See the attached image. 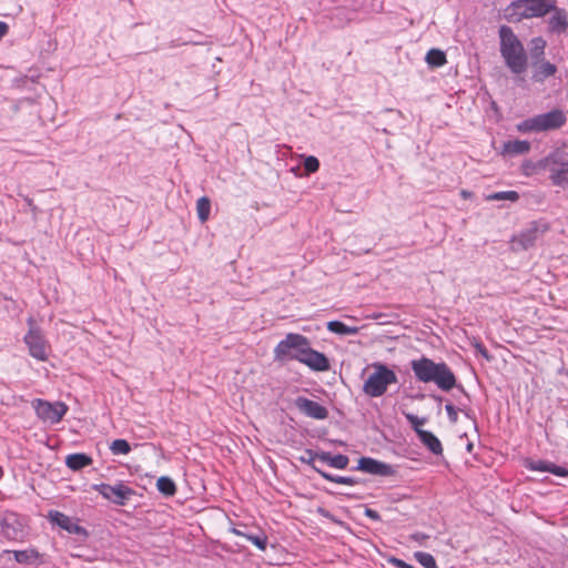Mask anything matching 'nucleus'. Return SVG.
<instances>
[{
  "instance_id": "obj_5",
  "label": "nucleus",
  "mask_w": 568,
  "mask_h": 568,
  "mask_svg": "<svg viewBox=\"0 0 568 568\" xmlns=\"http://www.w3.org/2000/svg\"><path fill=\"white\" fill-rule=\"evenodd\" d=\"M310 343V339L302 334L288 333L275 346L274 359L277 362L297 361L302 363Z\"/></svg>"
},
{
  "instance_id": "obj_27",
  "label": "nucleus",
  "mask_w": 568,
  "mask_h": 568,
  "mask_svg": "<svg viewBox=\"0 0 568 568\" xmlns=\"http://www.w3.org/2000/svg\"><path fill=\"white\" fill-rule=\"evenodd\" d=\"M327 329L332 333L338 334V335H355L358 333V327L356 326H348L345 323L341 321H329L327 323Z\"/></svg>"
},
{
  "instance_id": "obj_13",
  "label": "nucleus",
  "mask_w": 568,
  "mask_h": 568,
  "mask_svg": "<svg viewBox=\"0 0 568 568\" xmlns=\"http://www.w3.org/2000/svg\"><path fill=\"white\" fill-rule=\"evenodd\" d=\"M295 408L306 417L323 420L328 417V410L325 406L304 396H297L294 399Z\"/></svg>"
},
{
  "instance_id": "obj_6",
  "label": "nucleus",
  "mask_w": 568,
  "mask_h": 568,
  "mask_svg": "<svg viewBox=\"0 0 568 568\" xmlns=\"http://www.w3.org/2000/svg\"><path fill=\"white\" fill-rule=\"evenodd\" d=\"M372 367L374 372L365 381L363 392L369 397H381L389 385L398 383V377L386 364L374 363Z\"/></svg>"
},
{
  "instance_id": "obj_12",
  "label": "nucleus",
  "mask_w": 568,
  "mask_h": 568,
  "mask_svg": "<svg viewBox=\"0 0 568 568\" xmlns=\"http://www.w3.org/2000/svg\"><path fill=\"white\" fill-rule=\"evenodd\" d=\"M535 119L539 132L558 130L567 123V115L560 109H552L546 113L537 114Z\"/></svg>"
},
{
  "instance_id": "obj_43",
  "label": "nucleus",
  "mask_w": 568,
  "mask_h": 568,
  "mask_svg": "<svg viewBox=\"0 0 568 568\" xmlns=\"http://www.w3.org/2000/svg\"><path fill=\"white\" fill-rule=\"evenodd\" d=\"M388 562L390 565H393L394 567H396V568H415L414 566L407 564L403 559H399V558H396V557H390L388 559Z\"/></svg>"
},
{
  "instance_id": "obj_23",
  "label": "nucleus",
  "mask_w": 568,
  "mask_h": 568,
  "mask_svg": "<svg viewBox=\"0 0 568 568\" xmlns=\"http://www.w3.org/2000/svg\"><path fill=\"white\" fill-rule=\"evenodd\" d=\"M418 439L434 455H443V446L440 440L429 430L419 432Z\"/></svg>"
},
{
  "instance_id": "obj_22",
  "label": "nucleus",
  "mask_w": 568,
  "mask_h": 568,
  "mask_svg": "<svg viewBox=\"0 0 568 568\" xmlns=\"http://www.w3.org/2000/svg\"><path fill=\"white\" fill-rule=\"evenodd\" d=\"M320 462L336 469H346L349 464V458L347 455L343 454L332 455L329 452H321Z\"/></svg>"
},
{
  "instance_id": "obj_3",
  "label": "nucleus",
  "mask_w": 568,
  "mask_h": 568,
  "mask_svg": "<svg viewBox=\"0 0 568 568\" xmlns=\"http://www.w3.org/2000/svg\"><path fill=\"white\" fill-rule=\"evenodd\" d=\"M555 9V0H515L504 10L508 22H520L523 19L544 17Z\"/></svg>"
},
{
  "instance_id": "obj_49",
  "label": "nucleus",
  "mask_w": 568,
  "mask_h": 568,
  "mask_svg": "<svg viewBox=\"0 0 568 568\" xmlns=\"http://www.w3.org/2000/svg\"><path fill=\"white\" fill-rule=\"evenodd\" d=\"M317 513H318L321 516L325 517V518H328V519H332V520L334 519V518H333V515H332L327 509H325V508H323V507H320V508L317 509Z\"/></svg>"
},
{
  "instance_id": "obj_38",
  "label": "nucleus",
  "mask_w": 568,
  "mask_h": 568,
  "mask_svg": "<svg viewBox=\"0 0 568 568\" xmlns=\"http://www.w3.org/2000/svg\"><path fill=\"white\" fill-rule=\"evenodd\" d=\"M415 559L425 568H438L433 555L424 551H416Z\"/></svg>"
},
{
  "instance_id": "obj_11",
  "label": "nucleus",
  "mask_w": 568,
  "mask_h": 568,
  "mask_svg": "<svg viewBox=\"0 0 568 568\" xmlns=\"http://www.w3.org/2000/svg\"><path fill=\"white\" fill-rule=\"evenodd\" d=\"M353 470H361L382 477H390L396 474V468L393 465L366 456L358 459L357 466Z\"/></svg>"
},
{
  "instance_id": "obj_48",
  "label": "nucleus",
  "mask_w": 568,
  "mask_h": 568,
  "mask_svg": "<svg viewBox=\"0 0 568 568\" xmlns=\"http://www.w3.org/2000/svg\"><path fill=\"white\" fill-rule=\"evenodd\" d=\"M535 163L530 162V161H527L525 164H524V171H525V174H529L530 172L528 170H531V171H539L538 169H536L534 166Z\"/></svg>"
},
{
  "instance_id": "obj_1",
  "label": "nucleus",
  "mask_w": 568,
  "mask_h": 568,
  "mask_svg": "<svg viewBox=\"0 0 568 568\" xmlns=\"http://www.w3.org/2000/svg\"><path fill=\"white\" fill-rule=\"evenodd\" d=\"M410 367L418 382L435 383L443 392L457 388L465 397L469 398L468 393L462 384L457 383L454 372L445 362L436 363L426 356H422L419 359H413Z\"/></svg>"
},
{
  "instance_id": "obj_54",
  "label": "nucleus",
  "mask_w": 568,
  "mask_h": 568,
  "mask_svg": "<svg viewBox=\"0 0 568 568\" xmlns=\"http://www.w3.org/2000/svg\"><path fill=\"white\" fill-rule=\"evenodd\" d=\"M3 476V469L0 467V479L2 478Z\"/></svg>"
},
{
  "instance_id": "obj_56",
  "label": "nucleus",
  "mask_w": 568,
  "mask_h": 568,
  "mask_svg": "<svg viewBox=\"0 0 568 568\" xmlns=\"http://www.w3.org/2000/svg\"><path fill=\"white\" fill-rule=\"evenodd\" d=\"M566 426L568 427V420L566 422Z\"/></svg>"
},
{
  "instance_id": "obj_47",
  "label": "nucleus",
  "mask_w": 568,
  "mask_h": 568,
  "mask_svg": "<svg viewBox=\"0 0 568 568\" xmlns=\"http://www.w3.org/2000/svg\"><path fill=\"white\" fill-rule=\"evenodd\" d=\"M9 27L6 22L0 21V40L8 33Z\"/></svg>"
},
{
  "instance_id": "obj_55",
  "label": "nucleus",
  "mask_w": 568,
  "mask_h": 568,
  "mask_svg": "<svg viewBox=\"0 0 568 568\" xmlns=\"http://www.w3.org/2000/svg\"><path fill=\"white\" fill-rule=\"evenodd\" d=\"M471 447H473V445H471V444H469V445L467 446L468 450H470V449H471Z\"/></svg>"
},
{
  "instance_id": "obj_9",
  "label": "nucleus",
  "mask_w": 568,
  "mask_h": 568,
  "mask_svg": "<svg viewBox=\"0 0 568 568\" xmlns=\"http://www.w3.org/2000/svg\"><path fill=\"white\" fill-rule=\"evenodd\" d=\"M34 409L40 419L55 424L67 414L68 406L62 402L50 403L44 399H36Z\"/></svg>"
},
{
  "instance_id": "obj_31",
  "label": "nucleus",
  "mask_w": 568,
  "mask_h": 568,
  "mask_svg": "<svg viewBox=\"0 0 568 568\" xmlns=\"http://www.w3.org/2000/svg\"><path fill=\"white\" fill-rule=\"evenodd\" d=\"M320 455H321V452H315L313 449H305L304 450V455H302L298 460L303 464H307L310 465L316 473L320 474V471H324L323 469L318 468L316 465H315V460L318 459L320 460Z\"/></svg>"
},
{
  "instance_id": "obj_20",
  "label": "nucleus",
  "mask_w": 568,
  "mask_h": 568,
  "mask_svg": "<svg viewBox=\"0 0 568 568\" xmlns=\"http://www.w3.org/2000/svg\"><path fill=\"white\" fill-rule=\"evenodd\" d=\"M93 459L91 456L84 453H74L70 454L65 457V465L73 471H79L90 465H92Z\"/></svg>"
},
{
  "instance_id": "obj_16",
  "label": "nucleus",
  "mask_w": 568,
  "mask_h": 568,
  "mask_svg": "<svg viewBox=\"0 0 568 568\" xmlns=\"http://www.w3.org/2000/svg\"><path fill=\"white\" fill-rule=\"evenodd\" d=\"M530 79L534 83H544L548 78L554 77L558 71L557 65L547 60L530 63Z\"/></svg>"
},
{
  "instance_id": "obj_25",
  "label": "nucleus",
  "mask_w": 568,
  "mask_h": 568,
  "mask_svg": "<svg viewBox=\"0 0 568 568\" xmlns=\"http://www.w3.org/2000/svg\"><path fill=\"white\" fill-rule=\"evenodd\" d=\"M6 552L13 554L16 561L24 565H32L41 557V554L34 548L24 550H6Z\"/></svg>"
},
{
  "instance_id": "obj_4",
  "label": "nucleus",
  "mask_w": 568,
  "mask_h": 568,
  "mask_svg": "<svg viewBox=\"0 0 568 568\" xmlns=\"http://www.w3.org/2000/svg\"><path fill=\"white\" fill-rule=\"evenodd\" d=\"M538 170L548 171L551 183L556 186H568V149L560 148L550 152L534 164Z\"/></svg>"
},
{
  "instance_id": "obj_37",
  "label": "nucleus",
  "mask_w": 568,
  "mask_h": 568,
  "mask_svg": "<svg viewBox=\"0 0 568 568\" xmlns=\"http://www.w3.org/2000/svg\"><path fill=\"white\" fill-rule=\"evenodd\" d=\"M550 464L551 462H548V460H534V459H526L525 460V467L529 470H532V471H548L549 473V469H550Z\"/></svg>"
},
{
  "instance_id": "obj_35",
  "label": "nucleus",
  "mask_w": 568,
  "mask_h": 568,
  "mask_svg": "<svg viewBox=\"0 0 568 568\" xmlns=\"http://www.w3.org/2000/svg\"><path fill=\"white\" fill-rule=\"evenodd\" d=\"M404 416L410 424L417 437L419 436V432H425V429H422V426L427 423L426 417H418L417 415H414L412 413H404Z\"/></svg>"
},
{
  "instance_id": "obj_19",
  "label": "nucleus",
  "mask_w": 568,
  "mask_h": 568,
  "mask_svg": "<svg viewBox=\"0 0 568 568\" xmlns=\"http://www.w3.org/2000/svg\"><path fill=\"white\" fill-rule=\"evenodd\" d=\"M547 47V42L542 37H535L529 42V55L530 63L546 60L545 59V50Z\"/></svg>"
},
{
  "instance_id": "obj_18",
  "label": "nucleus",
  "mask_w": 568,
  "mask_h": 568,
  "mask_svg": "<svg viewBox=\"0 0 568 568\" xmlns=\"http://www.w3.org/2000/svg\"><path fill=\"white\" fill-rule=\"evenodd\" d=\"M538 237V230L536 227L523 231L511 240L515 250H528L534 246Z\"/></svg>"
},
{
  "instance_id": "obj_21",
  "label": "nucleus",
  "mask_w": 568,
  "mask_h": 568,
  "mask_svg": "<svg viewBox=\"0 0 568 568\" xmlns=\"http://www.w3.org/2000/svg\"><path fill=\"white\" fill-rule=\"evenodd\" d=\"M346 7L347 6L336 3V6L332 9L329 19L336 27H344L355 19L352 11L345 9Z\"/></svg>"
},
{
  "instance_id": "obj_44",
  "label": "nucleus",
  "mask_w": 568,
  "mask_h": 568,
  "mask_svg": "<svg viewBox=\"0 0 568 568\" xmlns=\"http://www.w3.org/2000/svg\"><path fill=\"white\" fill-rule=\"evenodd\" d=\"M475 348L487 361L491 359V355L489 354L488 349L481 343H476Z\"/></svg>"
},
{
  "instance_id": "obj_2",
  "label": "nucleus",
  "mask_w": 568,
  "mask_h": 568,
  "mask_svg": "<svg viewBox=\"0 0 568 568\" xmlns=\"http://www.w3.org/2000/svg\"><path fill=\"white\" fill-rule=\"evenodd\" d=\"M499 52L508 70L520 75L528 69V53L514 30L506 24L499 27Z\"/></svg>"
},
{
  "instance_id": "obj_52",
  "label": "nucleus",
  "mask_w": 568,
  "mask_h": 568,
  "mask_svg": "<svg viewBox=\"0 0 568 568\" xmlns=\"http://www.w3.org/2000/svg\"><path fill=\"white\" fill-rule=\"evenodd\" d=\"M460 194H462V196H463V197H465V199H467V197H469V196L471 195V193H470L469 191H466V190H463V191L460 192Z\"/></svg>"
},
{
  "instance_id": "obj_40",
  "label": "nucleus",
  "mask_w": 568,
  "mask_h": 568,
  "mask_svg": "<svg viewBox=\"0 0 568 568\" xmlns=\"http://www.w3.org/2000/svg\"><path fill=\"white\" fill-rule=\"evenodd\" d=\"M517 129H518V131H520L523 133L539 132L535 116H531V118H528V119L521 121L517 125Z\"/></svg>"
},
{
  "instance_id": "obj_14",
  "label": "nucleus",
  "mask_w": 568,
  "mask_h": 568,
  "mask_svg": "<svg viewBox=\"0 0 568 568\" xmlns=\"http://www.w3.org/2000/svg\"><path fill=\"white\" fill-rule=\"evenodd\" d=\"M48 519L52 525L60 527L61 529L68 531L69 534L83 537H88L89 535L88 530L84 527L78 525L77 523L73 521L71 517L59 510H50L48 513Z\"/></svg>"
},
{
  "instance_id": "obj_28",
  "label": "nucleus",
  "mask_w": 568,
  "mask_h": 568,
  "mask_svg": "<svg viewBox=\"0 0 568 568\" xmlns=\"http://www.w3.org/2000/svg\"><path fill=\"white\" fill-rule=\"evenodd\" d=\"M156 488L165 497H173L176 494V485L169 476H161L156 480Z\"/></svg>"
},
{
  "instance_id": "obj_34",
  "label": "nucleus",
  "mask_w": 568,
  "mask_h": 568,
  "mask_svg": "<svg viewBox=\"0 0 568 568\" xmlns=\"http://www.w3.org/2000/svg\"><path fill=\"white\" fill-rule=\"evenodd\" d=\"M113 455H126L131 452V445L126 439H114L110 445Z\"/></svg>"
},
{
  "instance_id": "obj_39",
  "label": "nucleus",
  "mask_w": 568,
  "mask_h": 568,
  "mask_svg": "<svg viewBox=\"0 0 568 568\" xmlns=\"http://www.w3.org/2000/svg\"><path fill=\"white\" fill-rule=\"evenodd\" d=\"M335 3H339L342 6H347L345 9L352 11L353 17H356V13L362 9L364 1L363 0H333Z\"/></svg>"
},
{
  "instance_id": "obj_30",
  "label": "nucleus",
  "mask_w": 568,
  "mask_h": 568,
  "mask_svg": "<svg viewBox=\"0 0 568 568\" xmlns=\"http://www.w3.org/2000/svg\"><path fill=\"white\" fill-rule=\"evenodd\" d=\"M196 212L199 220L204 223L209 220L211 212V201L207 196H202L196 202Z\"/></svg>"
},
{
  "instance_id": "obj_36",
  "label": "nucleus",
  "mask_w": 568,
  "mask_h": 568,
  "mask_svg": "<svg viewBox=\"0 0 568 568\" xmlns=\"http://www.w3.org/2000/svg\"><path fill=\"white\" fill-rule=\"evenodd\" d=\"M489 201H510L516 202L519 199V194L516 191H500L495 192L487 197Z\"/></svg>"
},
{
  "instance_id": "obj_8",
  "label": "nucleus",
  "mask_w": 568,
  "mask_h": 568,
  "mask_svg": "<svg viewBox=\"0 0 568 568\" xmlns=\"http://www.w3.org/2000/svg\"><path fill=\"white\" fill-rule=\"evenodd\" d=\"M23 341L29 348V354L33 358L41 362L48 359V349L50 346L40 327L31 326L24 335Z\"/></svg>"
},
{
  "instance_id": "obj_32",
  "label": "nucleus",
  "mask_w": 568,
  "mask_h": 568,
  "mask_svg": "<svg viewBox=\"0 0 568 568\" xmlns=\"http://www.w3.org/2000/svg\"><path fill=\"white\" fill-rule=\"evenodd\" d=\"M245 539L247 541H251L260 550L264 551L267 547V536L263 531H258L257 534L247 531V534L245 535Z\"/></svg>"
},
{
  "instance_id": "obj_29",
  "label": "nucleus",
  "mask_w": 568,
  "mask_h": 568,
  "mask_svg": "<svg viewBox=\"0 0 568 568\" xmlns=\"http://www.w3.org/2000/svg\"><path fill=\"white\" fill-rule=\"evenodd\" d=\"M425 61L430 68L443 67L446 62V53L440 49H430L425 57Z\"/></svg>"
},
{
  "instance_id": "obj_45",
  "label": "nucleus",
  "mask_w": 568,
  "mask_h": 568,
  "mask_svg": "<svg viewBox=\"0 0 568 568\" xmlns=\"http://www.w3.org/2000/svg\"><path fill=\"white\" fill-rule=\"evenodd\" d=\"M364 514H365V516H367L368 518H371V519H373L375 521H381L382 520V517L378 514V511H376V510H374L372 508L366 507Z\"/></svg>"
},
{
  "instance_id": "obj_46",
  "label": "nucleus",
  "mask_w": 568,
  "mask_h": 568,
  "mask_svg": "<svg viewBox=\"0 0 568 568\" xmlns=\"http://www.w3.org/2000/svg\"><path fill=\"white\" fill-rule=\"evenodd\" d=\"M410 538L413 540L418 541L419 544H423V541H425L428 538V536L424 532H415L410 536Z\"/></svg>"
},
{
  "instance_id": "obj_24",
  "label": "nucleus",
  "mask_w": 568,
  "mask_h": 568,
  "mask_svg": "<svg viewBox=\"0 0 568 568\" xmlns=\"http://www.w3.org/2000/svg\"><path fill=\"white\" fill-rule=\"evenodd\" d=\"M530 143L524 140H510L504 143L503 153L508 155H521L528 153Z\"/></svg>"
},
{
  "instance_id": "obj_7",
  "label": "nucleus",
  "mask_w": 568,
  "mask_h": 568,
  "mask_svg": "<svg viewBox=\"0 0 568 568\" xmlns=\"http://www.w3.org/2000/svg\"><path fill=\"white\" fill-rule=\"evenodd\" d=\"M93 489L116 506H125L131 497L135 495V490L124 485L122 481L113 486L105 483L95 484L93 485Z\"/></svg>"
},
{
  "instance_id": "obj_15",
  "label": "nucleus",
  "mask_w": 568,
  "mask_h": 568,
  "mask_svg": "<svg viewBox=\"0 0 568 568\" xmlns=\"http://www.w3.org/2000/svg\"><path fill=\"white\" fill-rule=\"evenodd\" d=\"M302 364L315 372H327L331 369L327 356L324 353L313 349L311 344L303 356Z\"/></svg>"
},
{
  "instance_id": "obj_50",
  "label": "nucleus",
  "mask_w": 568,
  "mask_h": 568,
  "mask_svg": "<svg viewBox=\"0 0 568 568\" xmlns=\"http://www.w3.org/2000/svg\"><path fill=\"white\" fill-rule=\"evenodd\" d=\"M342 496H345L348 499H359L361 496L354 494V493H339Z\"/></svg>"
},
{
  "instance_id": "obj_41",
  "label": "nucleus",
  "mask_w": 568,
  "mask_h": 568,
  "mask_svg": "<svg viewBox=\"0 0 568 568\" xmlns=\"http://www.w3.org/2000/svg\"><path fill=\"white\" fill-rule=\"evenodd\" d=\"M303 168L307 174L315 173L320 169V161L313 155L305 156Z\"/></svg>"
},
{
  "instance_id": "obj_53",
  "label": "nucleus",
  "mask_w": 568,
  "mask_h": 568,
  "mask_svg": "<svg viewBox=\"0 0 568 568\" xmlns=\"http://www.w3.org/2000/svg\"><path fill=\"white\" fill-rule=\"evenodd\" d=\"M432 397L439 403L443 400V397L439 395H432Z\"/></svg>"
},
{
  "instance_id": "obj_17",
  "label": "nucleus",
  "mask_w": 568,
  "mask_h": 568,
  "mask_svg": "<svg viewBox=\"0 0 568 568\" xmlns=\"http://www.w3.org/2000/svg\"><path fill=\"white\" fill-rule=\"evenodd\" d=\"M554 14L550 17L548 21V29L552 33H564L568 29V14L565 9H558L555 7L552 9Z\"/></svg>"
},
{
  "instance_id": "obj_26",
  "label": "nucleus",
  "mask_w": 568,
  "mask_h": 568,
  "mask_svg": "<svg viewBox=\"0 0 568 568\" xmlns=\"http://www.w3.org/2000/svg\"><path fill=\"white\" fill-rule=\"evenodd\" d=\"M320 475H321V477H323L324 479H326L328 481L342 484V485L355 486V485L365 484V479H362L358 477L333 475L327 471H320Z\"/></svg>"
},
{
  "instance_id": "obj_33",
  "label": "nucleus",
  "mask_w": 568,
  "mask_h": 568,
  "mask_svg": "<svg viewBox=\"0 0 568 568\" xmlns=\"http://www.w3.org/2000/svg\"><path fill=\"white\" fill-rule=\"evenodd\" d=\"M445 410L447 413L449 422L452 424H456L458 420L457 408L452 403H448L445 405ZM458 410L463 412L467 418L474 419L473 413L469 409L460 407L458 408Z\"/></svg>"
},
{
  "instance_id": "obj_42",
  "label": "nucleus",
  "mask_w": 568,
  "mask_h": 568,
  "mask_svg": "<svg viewBox=\"0 0 568 568\" xmlns=\"http://www.w3.org/2000/svg\"><path fill=\"white\" fill-rule=\"evenodd\" d=\"M549 473L559 476V477H568V469L561 466H558L554 463L550 464Z\"/></svg>"
},
{
  "instance_id": "obj_10",
  "label": "nucleus",
  "mask_w": 568,
  "mask_h": 568,
  "mask_svg": "<svg viewBox=\"0 0 568 568\" xmlns=\"http://www.w3.org/2000/svg\"><path fill=\"white\" fill-rule=\"evenodd\" d=\"M1 534L11 541H21L26 537L24 525L17 513H6L0 519Z\"/></svg>"
},
{
  "instance_id": "obj_51",
  "label": "nucleus",
  "mask_w": 568,
  "mask_h": 568,
  "mask_svg": "<svg viewBox=\"0 0 568 568\" xmlns=\"http://www.w3.org/2000/svg\"><path fill=\"white\" fill-rule=\"evenodd\" d=\"M232 532L237 535V536L244 537V538H245V535L247 534V531H243V530H240L237 528H233Z\"/></svg>"
}]
</instances>
